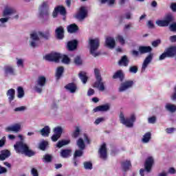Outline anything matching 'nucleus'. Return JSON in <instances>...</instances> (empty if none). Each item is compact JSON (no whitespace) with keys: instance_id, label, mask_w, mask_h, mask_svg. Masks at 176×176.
<instances>
[{"instance_id":"obj_35","label":"nucleus","mask_w":176,"mask_h":176,"mask_svg":"<svg viewBox=\"0 0 176 176\" xmlns=\"http://www.w3.org/2000/svg\"><path fill=\"white\" fill-rule=\"evenodd\" d=\"M165 109L168 112H171L172 113H174V112H175L176 111V105L173 104L171 103H166L165 104Z\"/></svg>"},{"instance_id":"obj_50","label":"nucleus","mask_w":176,"mask_h":176,"mask_svg":"<svg viewBox=\"0 0 176 176\" xmlns=\"http://www.w3.org/2000/svg\"><path fill=\"white\" fill-rule=\"evenodd\" d=\"M61 58L62 63H63V64H69V63H71V59H69L67 55L61 56Z\"/></svg>"},{"instance_id":"obj_20","label":"nucleus","mask_w":176,"mask_h":176,"mask_svg":"<svg viewBox=\"0 0 176 176\" xmlns=\"http://www.w3.org/2000/svg\"><path fill=\"white\" fill-rule=\"evenodd\" d=\"M111 106L109 104H106L100 106H98L94 109V112H107L109 111Z\"/></svg>"},{"instance_id":"obj_5","label":"nucleus","mask_w":176,"mask_h":176,"mask_svg":"<svg viewBox=\"0 0 176 176\" xmlns=\"http://www.w3.org/2000/svg\"><path fill=\"white\" fill-rule=\"evenodd\" d=\"M153 164H155V159L153 157H148L144 162V169L142 168L140 170V175L144 176L146 173H147V174L151 173V171H152V167H153Z\"/></svg>"},{"instance_id":"obj_15","label":"nucleus","mask_w":176,"mask_h":176,"mask_svg":"<svg viewBox=\"0 0 176 176\" xmlns=\"http://www.w3.org/2000/svg\"><path fill=\"white\" fill-rule=\"evenodd\" d=\"M16 10L14 8L7 6L4 8L2 13L3 17H10L13 14H16Z\"/></svg>"},{"instance_id":"obj_36","label":"nucleus","mask_w":176,"mask_h":176,"mask_svg":"<svg viewBox=\"0 0 176 176\" xmlns=\"http://www.w3.org/2000/svg\"><path fill=\"white\" fill-rule=\"evenodd\" d=\"M40 133L43 137H49V134H50V127L45 126L40 131Z\"/></svg>"},{"instance_id":"obj_55","label":"nucleus","mask_w":176,"mask_h":176,"mask_svg":"<svg viewBox=\"0 0 176 176\" xmlns=\"http://www.w3.org/2000/svg\"><path fill=\"white\" fill-rule=\"evenodd\" d=\"M25 109H27V107H25L24 106H21V107L15 108L14 111H15V112H23V111H25Z\"/></svg>"},{"instance_id":"obj_48","label":"nucleus","mask_w":176,"mask_h":176,"mask_svg":"<svg viewBox=\"0 0 176 176\" xmlns=\"http://www.w3.org/2000/svg\"><path fill=\"white\" fill-rule=\"evenodd\" d=\"M48 144L49 143L46 141L41 142L39 144V149H41V151H45Z\"/></svg>"},{"instance_id":"obj_31","label":"nucleus","mask_w":176,"mask_h":176,"mask_svg":"<svg viewBox=\"0 0 176 176\" xmlns=\"http://www.w3.org/2000/svg\"><path fill=\"white\" fill-rule=\"evenodd\" d=\"M78 30H79V28L75 23L71 24L67 26V32L69 34H74V33L78 31Z\"/></svg>"},{"instance_id":"obj_44","label":"nucleus","mask_w":176,"mask_h":176,"mask_svg":"<svg viewBox=\"0 0 176 176\" xmlns=\"http://www.w3.org/2000/svg\"><path fill=\"white\" fill-rule=\"evenodd\" d=\"M56 8L58 10V13H60V14H61L62 16H65V14L67 13V11L65 10V8L61 6H59Z\"/></svg>"},{"instance_id":"obj_17","label":"nucleus","mask_w":176,"mask_h":176,"mask_svg":"<svg viewBox=\"0 0 176 176\" xmlns=\"http://www.w3.org/2000/svg\"><path fill=\"white\" fill-rule=\"evenodd\" d=\"M4 75L6 76H9L10 75L11 76H14L16 75V69H14V67L10 65H8L4 67Z\"/></svg>"},{"instance_id":"obj_27","label":"nucleus","mask_w":176,"mask_h":176,"mask_svg":"<svg viewBox=\"0 0 176 176\" xmlns=\"http://www.w3.org/2000/svg\"><path fill=\"white\" fill-rule=\"evenodd\" d=\"M152 47L151 46H140L139 47V52L140 54H145V53H151Z\"/></svg>"},{"instance_id":"obj_59","label":"nucleus","mask_w":176,"mask_h":176,"mask_svg":"<svg viewBox=\"0 0 176 176\" xmlns=\"http://www.w3.org/2000/svg\"><path fill=\"white\" fill-rule=\"evenodd\" d=\"M169 29L172 32H176V23H173L170 25Z\"/></svg>"},{"instance_id":"obj_61","label":"nucleus","mask_w":176,"mask_h":176,"mask_svg":"<svg viewBox=\"0 0 176 176\" xmlns=\"http://www.w3.org/2000/svg\"><path fill=\"white\" fill-rule=\"evenodd\" d=\"M104 120H105V118H99L95 120L94 123H95V124H100V123H102V122H104Z\"/></svg>"},{"instance_id":"obj_38","label":"nucleus","mask_w":176,"mask_h":176,"mask_svg":"<svg viewBox=\"0 0 176 176\" xmlns=\"http://www.w3.org/2000/svg\"><path fill=\"white\" fill-rule=\"evenodd\" d=\"M71 142L70 140H62L57 142L56 147L57 148H63V146H65V145H68Z\"/></svg>"},{"instance_id":"obj_21","label":"nucleus","mask_w":176,"mask_h":176,"mask_svg":"<svg viewBox=\"0 0 176 176\" xmlns=\"http://www.w3.org/2000/svg\"><path fill=\"white\" fill-rule=\"evenodd\" d=\"M105 45L109 49H113L115 47L116 41L113 37H107L105 40Z\"/></svg>"},{"instance_id":"obj_53","label":"nucleus","mask_w":176,"mask_h":176,"mask_svg":"<svg viewBox=\"0 0 176 176\" xmlns=\"http://www.w3.org/2000/svg\"><path fill=\"white\" fill-rule=\"evenodd\" d=\"M82 155H83V150H76L74 153V159L76 157H80V156H82Z\"/></svg>"},{"instance_id":"obj_6","label":"nucleus","mask_w":176,"mask_h":176,"mask_svg":"<svg viewBox=\"0 0 176 176\" xmlns=\"http://www.w3.org/2000/svg\"><path fill=\"white\" fill-rule=\"evenodd\" d=\"M46 86V77L45 76H39L35 82L34 89L36 93L41 94L43 91V87Z\"/></svg>"},{"instance_id":"obj_1","label":"nucleus","mask_w":176,"mask_h":176,"mask_svg":"<svg viewBox=\"0 0 176 176\" xmlns=\"http://www.w3.org/2000/svg\"><path fill=\"white\" fill-rule=\"evenodd\" d=\"M18 137L21 140L16 142L14 145L15 152H16V153H21V155H25V156H29V157L34 156L35 153L32 150H30L28 145H27L24 142V138L23 135H19Z\"/></svg>"},{"instance_id":"obj_3","label":"nucleus","mask_w":176,"mask_h":176,"mask_svg":"<svg viewBox=\"0 0 176 176\" xmlns=\"http://www.w3.org/2000/svg\"><path fill=\"white\" fill-rule=\"evenodd\" d=\"M95 78L96 81L94 83L93 87H96L99 89L100 91H104L105 90V85L104 82H102V78H101V73H100V69H94Z\"/></svg>"},{"instance_id":"obj_63","label":"nucleus","mask_w":176,"mask_h":176,"mask_svg":"<svg viewBox=\"0 0 176 176\" xmlns=\"http://www.w3.org/2000/svg\"><path fill=\"white\" fill-rule=\"evenodd\" d=\"M170 98L173 101H175L176 100V86L174 87V92L171 95Z\"/></svg>"},{"instance_id":"obj_10","label":"nucleus","mask_w":176,"mask_h":176,"mask_svg":"<svg viewBox=\"0 0 176 176\" xmlns=\"http://www.w3.org/2000/svg\"><path fill=\"white\" fill-rule=\"evenodd\" d=\"M39 36L36 32L31 33L29 40L30 46H31V47H38L39 46Z\"/></svg>"},{"instance_id":"obj_24","label":"nucleus","mask_w":176,"mask_h":176,"mask_svg":"<svg viewBox=\"0 0 176 176\" xmlns=\"http://www.w3.org/2000/svg\"><path fill=\"white\" fill-rule=\"evenodd\" d=\"M72 153V150L71 149H63L60 151V155L63 159H68V157H70Z\"/></svg>"},{"instance_id":"obj_8","label":"nucleus","mask_w":176,"mask_h":176,"mask_svg":"<svg viewBox=\"0 0 176 176\" xmlns=\"http://www.w3.org/2000/svg\"><path fill=\"white\" fill-rule=\"evenodd\" d=\"M76 144L79 149L84 151L85 148H86V144H90V139L86 133H84L83 136L77 140Z\"/></svg>"},{"instance_id":"obj_9","label":"nucleus","mask_w":176,"mask_h":176,"mask_svg":"<svg viewBox=\"0 0 176 176\" xmlns=\"http://www.w3.org/2000/svg\"><path fill=\"white\" fill-rule=\"evenodd\" d=\"M172 21H174V16L173 14H168L166 15L164 20L156 21L155 23L159 27H168L170 23H172Z\"/></svg>"},{"instance_id":"obj_2","label":"nucleus","mask_w":176,"mask_h":176,"mask_svg":"<svg viewBox=\"0 0 176 176\" xmlns=\"http://www.w3.org/2000/svg\"><path fill=\"white\" fill-rule=\"evenodd\" d=\"M88 46L89 47L90 54L94 57H97L100 56V52L98 50V47H100V38H89L88 40Z\"/></svg>"},{"instance_id":"obj_62","label":"nucleus","mask_w":176,"mask_h":176,"mask_svg":"<svg viewBox=\"0 0 176 176\" xmlns=\"http://www.w3.org/2000/svg\"><path fill=\"white\" fill-rule=\"evenodd\" d=\"M31 174L33 176H39V175L38 174V170H36L35 168H32Z\"/></svg>"},{"instance_id":"obj_51","label":"nucleus","mask_w":176,"mask_h":176,"mask_svg":"<svg viewBox=\"0 0 176 176\" xmlns=\"http://www.w3.org/2000/svg\"><path fill=\"white\" fill-rule=\"evenodd\" d=\"M52 159H53V157H52L51 155L46 154L43 156V160L47 163H50V162H52Z\"/></svg>"},{"instance_id":"obj_16","label":"nucleus","mask_w":176,"mask_h":176,"mask_svg":"<svg viewBox=\"0 0 176 176\" xmlns=\"http://www.w3.org/2000/svg\"><path fill=\"white\" fill-rule=\"evenodd\" d=\"M39 14L41 17H45L49 14V7L47 2H43L39 7Z\"/></svg>"},{"instance_id":"obj_37","label":"nucleus","mask_w":176,"mask_h":176,"mask_svg":"<svg viewBox=\"0 0 176 176\" xmlns=\"http://www.w3.org/2000/svg\"><path fill=\"white\" fill-rule=\"evenodd\" d=\"M66 90H68L70 93H75L76 91V85L74 83H69L65 87Z\"/></svg>"},{"instance_id":"obj_40","label":"nucleus","mask_w":176,"mask_h":176,"mask_svg":"<svg viewBox=\"0 0 176 176\" xmlns=\"http://www.w3.org/2000/svg\"><path fill=\"white\" fill-rule=\"evenodd\" d=\"M63 74H64V67H59L56 69V79H60L61 76H63Z\"/></svg>"},{"instance_id":"obj_57","label":"nucleus","mask_w":176,"mask_h":176,"mask_svg":"<svg viewBox=\"0 0 176 176\" xmlns=\"http://www.w3.org/2000/svg\"><path fill=\"white\" fill-rule=\"evenodd\" d=\"M161 43H162V41L158 39V40L153 41L151 45L153 47H157V46H159V45H160Z\"/></svg>"},{"instance_id":"obj_25","label":"nucleus","mask_w":176,"mask_h":176,"mask_svg":"<svg viewBox=\"0 0 176 176\" xmlns=\"http://www.w3.org/2000/svg\"><path fill=\"white\" fill-rule=\"evenodd\" d=\"M56 36L58 39H63L64 38V28L60 26L55 30Z\"/></svg>"},{"instance_id":"obj_52","label":"nucleus","mask_w":176,"mask_h":176,"mask_svg":"<svg viewBox=\"0 0 176 176\" xmlns=\"http://www.w3.org/2000/svg\"><path fill=\"white\" fill-rule=\"evenodd\" d=\"M129 72L131 74H137L138 72V67L137 66H131L129 67Z\"/></svg>"},{"instance_id":"obj_58","label":"nucleus","mask_w":176,"mask_h":176,"mask_svg":"<svg viewBox=\"0 0 176 176\" xmlns=\"http://www.w3.org/2000/svg\"><path fill=\"white\" fill-rule=\"evenodd\" d=\"M165 131L167 134H173V133H174V131H176V129L175 128H167L166 129H165Z\"/></svg>"},{"instance_id":"obj_56","label":"nucleus","mask_w":176,"mask_h":176,"mask_svg":"<svg viewBox=\"0 0 176 176\" xmlns=\"http://www.w3.org/2000/svg\"><path fill=\"white\" fill-rule=\"evenodd\" d=\"M74 63L76 65H81L82 64V59H80V57L76 56L74 58Z\"/></svg>"},{"instance_id":"obj_18","label":"nucleus","mask_w":176,"mask_h":176,"mask_svg":"<svg viewBox=\"0 0 176 176\" xmlns=\"http://www.w3.org/2000/svg\"><path fill=\"white\" fill-rule=\"evenodd\" d=\"M152 60H153V54H148L144 59L142 66V72H145V69L148 68L149 64H151Z\"/></svg>"},{"instance_id":"obj_19","label":"nucleus","mask_w":176,"mask_h":176,"mask_svg":"<svg viewBox=\"0 0 176 176\" xmlns=\"http://www.w3.org/2000/svg\"><path fill=\"white\" fill-rule=\"evenodd\" d=\"M99 155L100 159H102V160H107L108 155L107 154V144L105 143L101 145L99 149Z\"/></svg>"},{"instance_id":"obj_28","label":"nucleus","mask_w":176,"mask_h":176,"mask_svg":"<svg viewBox=\"0 0 176 176\" xmlns=\"http://www.w3.org/2000/svg\"><path fill=\"white\" fill-rule=\"evenodd\" d=\"M36 34H37V36H38L39 38H44V39H49V38H50V32L49 31L45 32L36 31Z\"/></svg>"},{"instance_id":"obj_29","label":"nucleus","mask_w":176,"mask_h":176,"mask_svg":"<svg viewBox=\"0 0 176 176\" xmlns=\"http://www.w3.org/2000/svg\"><path fill=\"white\" fill-rule=\"evenodd\" d=\"M121 167L124 171H129L131 167V162L129 160L124 161L121 164Z\"/></svg>"},{"instance_id":"obj_12","label":"nucleus","mask_w":176,"mask_h":176,"mask_svg":"<svg viewBox=\"0 0 176 176\" xmlns=\"http://www.w3.org/2000/svg\"><path fill=\"white\" fill-rule=\"evenodd\" d=\"M46 61H54V63H58L60 58H61V54L57 52H52L50 54L45 55L44 57Z\"/></svg>"},{"instance_id":"obj_47","label":"nucleus","mask_w":176,"mask_h":176,"mask_svg":"<svg viewBox=\"0 0 176 176\" xmlns=\"http://www.w3.org/2000/svg\"><path fill=\"white\" fill-rule=\"evenodd\" d=\"M116 41H118V42H120V43L121 45H124V43H126V41L124 40V37H123V36L118 34L116 37Z\"/></svg>"},{"instance_id":"obj_39","label":"nucleus","mask_w":176,"mask_h":176,"mask_svg":"<svg viewBox=\"0 0 176 176\" xmlns=\"http://www.w3.org/2000/svg\"><path fill=\"white\" fill-rule=\"evenodd\" d=\"M78 76L80 79V80L82 82L84 85H86L87 82V74L85 72H80L78 74Z\"/></svg>"},{"instance_id":"obj_42","label":"nucleus","mask_w":176,"mask_h":176,"mask_svg":"<svg viewBox=\"0 0 176 176\" xmlns=\"http://www.w3.org/2000/svg\"><path fill=\"white\" fill-rule=\"evenodd\" d=\"M118 78H119L120 80H123V71L118 70L114 74L113 76V79H118Z\"/></svg>"},{"instance_id":"obj_11","label":"nucleus","mask_w":176,"mask_h":176,"mask_svg":"<svg viewBox=\"0 0 176 176\" xmlns=\"http://www.w3.org/2000/svg\"><path fill=\"white\" fill-rule=\"evenodd\" d=\"M87 13L88 12L86 7H81L75 15V17L77 20H79V21H83V20L87 17Z\"/></svg>"},{"instance_id":"obj_43","label":"nucleus","mask_w":176,"mask_h":176,"mask_svg":"<svg viewBox=\"0 0 176 176\" xmlns=\"http://www.w3.org/2000/svg\"><path fill=\"white\" fill-rule=\"evenodd\" d=\"M16 66L19 68H24V59L16 58Z\"/></svg>"},{"instance_id":"obj_32","label":"nucleus","mask_w":176,"mask_h":176,"mask_svg":"<svg viewBox=\"0 0 176 176\" xmlns=\"http://www.w3.org/2000/svg\"><path fill=\"white\" fill-rule=\"evenodd\" d=\"M151 138H152V133L147 132L143 135L142 142H143V144H148V142L151 141Z\"/></svg>"},{"instance_id":"obj_46","label":"nucleus","mask_w":176,"mask_h":176,"mask_svg":"<svg viewBox=\"0 0 176 176\" xmlns=\"http://www.w3.org/2000/svg\"><path fill=\"white\" fill-rule=\"evenodd\" d=\"M101 3H107L109 6H113L116 0H99Z\"/></svg>"},{"instance_id":"obj_64","label":"nucleus","mask_w":176,"mask_h":176,"mask_svg":"<svg viewBox=\"0 0 176 176\" xmlns=\"http://www.w3.org/2000/svg\"><path fill=\"white\" fill-rule=\"evenodd\" d=\"M169 41L170 42H171L172 43H174L176 42V35H173V36H170L169 37Z\"/></svg>"},{"instance_id":"obj_41","label":"nucleus","mask_w":176,"mask_h":176,"mask_svg":"<svg viewBox=\"0 0 176 176\" xmlns=\"http://www.w3.org/2000/svg\"><path fill=\"white\" fill-rule=\"evenodd\" d=\"M79 135H80V126H76L75 129L72 133V137H73V138H78V137H79Z\"/></svg>"},{"instance_id":"obj_30","label":"nucleus","mask_w":176,"mask_h":176,"mask_svg":"<svg viewBox=\"0 0 176 176\" xmlns=\"http://www.w3.org/2000/svg\"><path fill=\"white\" fill-rule=\"evenodd\" d=\"M76 46H78V41H76V40H73L67 43L68 50H75V49H76Z\"/></svg>"},{"instance_id":"obj_14","label":"nucleus","mask_w":176,"mask_h":176,"mask_svg":"<svg viewBox=\"0 0 176 176\" xmlns=\"http://www.w3.org/2000/svg\"><path fill=\"white\" fill-rule=\"evenodd\" d=\"M133 85H134V82L131 80H128L122 82L118 88V91L120 93H123V91H126V90L131 89V87H133Z\"/></svg>"},{"instance_id":"obj_34","label":"nucleus","mask_w":176,"mask_h":176,"mask_svg":"<svg viewBox=\"0 0 176 176\" xmlns=\"http://www.w3.org/2000/svg\"><path fill=\"white\" fill-rule=\"evenodd\" d=\"M10 20V16H2L0 18V28H5L6 23Z\"/></svg>"},{"instance_id":"obj_60","label":"nucleus","mask_w":176,"mask_h":176,"mask_svg":"<svg viewBox=\"0 0 176 176\" xmlns=\"http://www.w3.org/2000/svg\"><path fill=\"white\" fill-rule=\"evenodd\" d=\"M6 142V137H3L1 140H0V148H2L3 146H5V144Z\"/></svg>"},{"instance_id":"obj_26","label":"nucleus","mask_w":176,"mask_h":176,"mask_svg":"<svg viewBox=\"0 0 176 176\" xmlns=\"http://www.w3.org/2000/svg\"><path fill=\"white\" fill-rule=\"evenodd\" d=\"M6 95H7V97H8V100L10 102H12V101L14 100V97L16 95V90H14V89H10L8 90Z\"/></svg>"},{"instance_id":"obj_23","label":"nucleus","mask_w":176,"mask_h":176,"mask_svg":"<svg viewBox=\"0 0 176 176\" xmlns=\"http://www.w3.org/2000/svg\"><path fill=\"white\" fill-rule=\"evenodd\" d=\"M21 129V125L19 124H15L14 125L8 126L6 128V131H14V133H19V131Z\"/></svg>"},{"instance_id":"obj_45","label":"nucleus","mask_w":176,"mask_h":176,"mask_svg":"<svg viewBox=\"0 0 176 176\" xmlns=\"http://www.w3.org/2000/svg\"><path fill=\"white\" fill-rule=\"evenodd\" d=\"M17 97L18 98H23L24 97V89L21 87L17 88Z\"/></svg>"},{"instance_id":"obj_4","label":"nucleus","mask_w":176,"mask_h":176,"mask_svg":"<svg viewBox=\"0 0 176 176\" xmlns=\"http://www.w3.org/2000/svg\"><path fill=\"white\" fill-rule=\"evenodd\" d=\"M120 122L126 127L131 128L134 126V122H135V115L131 114L130 118H126L124 114L121 112L119 116Z\"/></svg>"},{"instance_id":"obj_7","label":"nucleus","mask_w":176,"mask_h":176,"mask_svg":"<svg viewBox=\"0 0 176 176\" xmlns=\"http://www.w3.org/2000/svg\"><path fill=\"white\" fill-rule=\"evenodd\" d=\"M176 54V46H171L165 50V52L160 56L159 60H164V58L174 57Z\"/></svg>"},{"instance_id":"obj_54","label":"nucleus","mask_w":176,"mask_h":176,"mask_svg":"<svg viewBox=\"0 0 176 176\" xmlns=\"http://www.w3.org/2000/svg\"><path fill=\"white\" fill-rule=\"evenodd\" d=\"M148 122L150 124H155V123H156V116H152L148 118Z\"/></svg>"},{"instance_id":"obj_33","label":"nucleus","mask_w":176,"mask_h":176,"mask_svg":"<svg viewBox=\"0 0 176 176\" xmlns=\"http://www.w3.org/2000/svg\"><path fill=\"white\" fill-rule=\"evenodd\" d=\"M9 156H10V151H9V150H3L1 151L0 160L3 161L8 159Z\"/></svg>"},{"instance_id":"obj_49","label":"nucleus","mask_w":176,"mask_h":176,"mask_svg":"<svg viewBox=\"0 0 176 176\" xmlns=\"http://www.w3.org/2000/svg\"><path fill=\"white\" fill-rule=\"evenodd\" d=\"M84 168H85V170H92L93 164L90 162H84Z\"/></svg>"},{"instance_id":"obj_13","label":"nucleus","mask_w":176,"mask_h":176,"mask_svg":"<svg viewBox=\"0 0 176 176\" xmlns=\"http://www.w3.org/2000/svg\"><path fill=\"white\" fill-rule=\"evenodd\" d=\"M54 135L52 136V141L53 142H56L58 141L63 135V127L61 126H56L54 129Z\"/></svg>"},{"instance_id":"obj_22","label":"nucleus","mask_w":176,"mask_h":176,"mask_svg":"<svg viewBox=\"0 0 176 176\" xmlns=\"http://www.w3.org/2000/svg\"><path fill=\"white\" fill-rule=\"evenodd\" d=\"M130 63V60L127 58V56H123L118 61V65L120 67H129V63Z\"/></svg>"}]
</instances>
